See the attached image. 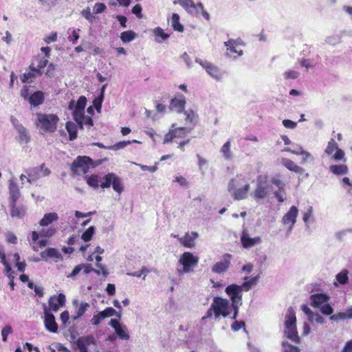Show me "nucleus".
I'll return each mask as SVG.
<instances>
[{
	"label": "nucleus",
	"mask_w": 352,
	"mask_h": 352,
	"mask_svg": "<svg viewBox=\"0 0 352 352\" xmlns=\"http://www.w3.org/2000/svg\"><path fill=\"white\" fill-rule=\"evenodd\" d=\"M244 180L242 175H237L236 177L232 178L228 185V190L231 193L234 200H242L247 197V194L250 189V186L246 183L243 187L238 188Z\"/></svg>",
	"instance_id": "f257e3e1"
},
{
	"label": "nucleus",
	"mask_w": 352,
	"mask_h": 352,
	"mask_svg": "<svg viewBox=\"0 0 352 352\" xmlns=\"http://www.w3.org/2000/svg\"><path fill=\"white\" fill-rule=\"evenodd\" d=\"M94 161L87 156H78L72 164L71 170L76 175L87 173L89 168L95 167Z\"/></svg>",
	"instance_id": "f03ea898"
},
{
	"label": "nucleus",
	"mask_w": 352,
	"mask_h": 352,
	"mask_svg": "<svg viewBox=\"0 0 352 352\" xmlns=\"http://www.w3.org/2000/svg\"><path fill=\"white\" fill-rule=\"evenodd\" d=\"M212 308L214 309V318L220 316L226 318L230 314V302L228 300L216 296L213 298Z\"/></svg>",
	"instance_id": "7ed1b4c3"
},
{
	"label": "nucleus",
	"mask_w": 352,
	"mask_h": 352,
	"mask_svg": "<svg viewBox=\"0 0 352 352\" xmlns=\"http://www.w3.org/2000/svg\"><path fill=\"white\" fill-rule=\"evenodd\" d=\"M58 120L59 118L55 114L37 113V121L41 124V128L45 131H55Z\"/></svg>",
	"instance_id": "20e7f679"
},
{
	"label": "nucleus",
	"mask_w": 352,
	"mask_h": 352,
	"mask_svg": "<svg viewBox=\"0 0 352 352\" xmlns=\"http://www.w3.org/2000/svg\"><path fill=\"white\" fill-rule=\"evenodd\" d=\"M270 185L266 176L259 175L256 179V186L253 196L256 199H263L270 192Z\"/></svg>",
	"instance_id": "39448f33"
},
{
	"label": "nucleus",
	"mask_w": 352,
	"mask_h": 352,
	"mask_svg": "<svg viewBox=\"0 0 352 352\" xmlns=\"http://www.w3.org/2000/svg\"><path fill=\"white\" fill-rule=\"evenodd\" d=\"M25 173L28 175V182L32 184L41 177L48 176L51 172L43 164L39 166L26 168Z\"/></svg>",
	"instance_id": "423d86ee"
},
{
	"label": "nucleus",
	"mask_w": 352,
	"mask_h": 352,
	"mask_svg": "<svg viewBox=\"0 0 352 352\" xmlns=\"http://www.w3.org/2000/svg\"><path fill=\"white\" fill-rule=\"evenodd\" d=\"M324 153L327 155H331L334 161L344 160V162H346V159H344V152L338 147V143L333 138L329 141Z\"/></svg>",
	"instance_id": "0eeeda50"
},
{
	"label": "nucleus",
	"mask_w": 352,
	"mask_h": 352,
	"mask_svg": "<svg viewBox=\"0 0 352 352\" xmlns=\"http://www.w3.org/2000/svg\"><path fill=\"white\" fill-rule=\"evenodd\" d=\"M179 262L183 265V272L188 273L192 270V267L197 265L199 258L190 252H186L181 256Z\"/></svg>",
	"instance_id": "6e6552de"
},
{
	"label": "nucleus",
	"mask_w": 352,
	"mask_h": 352,
	"mask_svg": "<svg viewBox=\"0 0 352 352\" xmlns=\"http://www.w3.org/2000/svg\"><path fill=\"white\" fill-rule=\"evenodd\" d=\"M225 292L230 297L231 303H242L243 294L239 285L236 284L229 285L226 287Z\"/></svg>",
	"instance_id": "1a4fd4ad"
},
{
	"label": "nucleus",
	"mask_w": 352,
	"mask_h": 352,
	"mask_svg": "<svg viewBox=\"0 0 352 352\" xmlns=\"http://www.w3.org/2000/svg\"><path fill=\"white\" fill-rule=\"evenodd\" d=\"M191 129H188L185 127L175 128L173 130L169 131L164 138L163 143L166 144L173 142L174 138H182L186 136V135L190 133Z\"/></svg>",
	"instance_id": "9d476101"
},
{
	"label": "nucleus",
	"mask_w": 352,
	"mask_h": 352,
	"mask_svg": "<svg viewBox=\"0 0 352 352\" xmlns=\"http://www.w3.org/2000/svg\"><path fill=\"white\" fill-rule=\"evenodd\" d=\"M232 255L225 254L222 256V261L216 263L212 267V272L216 274L226 272L230 265Z\"/></svg>",
	"instance_id": "9b49d317"
},
{
	"label": "nucleus",
	"mask_w": 352,
	"mask_h": 352,
	"mask_svg": "<svg viewBox=\"0 0 352 352\" xmlns=\"http://www.w3.org/2000/svg\"><path fill=\"white\" fill-rule=\"evenodd\" d=\"M44 307V324L45 327L47 331L52 333H56L58 330V324L56 322L54 316L47 310L46 305H43Z\"/></svg>",
	"instance_id": "f8f14e48"
},
{
	"label": "nucleus",
	"mask_w": 352,
	"mask_h": 352,
	"mask_svg": "<svg viewBox=\"0 0 352 352\" xmlns=\"http://www.w3.org/2000/svg\"><path fill=\"white\" fill-rule=\"evenodd\" d=\"M195 61L196 63H199L203 68H204L210 76L218 80H221V74L219 69L216 66L206 60H202L199 58H196Z\"/></svg>",
	"instance_id": "ddd939ff"
},
{
	"label": "nucleus",
	"mask_w": 352,
	"mask_h": 352,
	"mask_svg": "<svg viewBox=\"0 0 352 352\" xmlns=\"http://www.w3.org/2000/svg\"><path fill=\"white\" fill-rule=\"evenodd\" d=\"M8 191L10 196V203L16 202L21 197L19 187L14 179L8 181Z\"/></svg>",
	"instance_id": "4468645a"
},
{
	"label": "nucleus",
	"mask_w": 352,
	"mask_h": 352,
	"mask_svg": "<svg viewBox=\"0 0 352 352\" xmlns=\"http://www.w3.org/2000/svg\"><path fill=\"white\" fill-rule=\"evenodd\" d=\"M50 309L53 311H57L60 307H63L65 302V296L63 294H59L58 296H51L49 299Z\"/></svg>",
	"instance_id": "2eb2a0df"
},
{
	"label": "nucleus",
	"mask_w": 352,
	"mask_h": 352,
	"mask_svg": "<svg viewBox=\"0 0 352 352\" xmlns=\"http://www.w3.org/2000/svg\"><path fill=\"white\" fill-rule=\"evenodd\" d=\"M302 311L307 316L308 320L310 322H316L318 324H322L324 323V318L320 316L318 312L312 311L307 305H302L301 306Z\"/></svg>",
	"instance_id": "dca6fc26"
},
{
	"label": "nucleus",
	"mask_w": 352,
	"mask_h": 352,
	"mask_svg": "<svg viewBox=\"0 0 352 352\" xmlns=\"http://www.w3.org/2000/svg\"><path fill=\"white\" fill-rule=\"evenodd\" d=\"M241 242L244 248H250L261 243L259 236L251 238L246 231L242 232Z\"/></svg>",
	"instance_id": "f3484780"
},
{
	"label": "nucleus",
	"mask_w": 352,
	"mask_h": 352,
	"mask_svg": "<svg viewBox=\"0 0 352 352\" xmlns=\"http://www.w3.org/2000/svg\"><path fill=\"white\" fill-rule=\"evenodd\" d=\"M298 214V209L294 206H292L289 211L283 217V223L285 226L288 224L295 225Z\"/></svg>",
	"instance_id": "a211bd4d"
},
{
	"label": "nucleus",
	"mask_w": 352,
	"mask_h": 352,
	"mask_svg": "<svg viewBox=\"0 0 352 352\" xmlns=\"http://www.w3.org/2000/svg\"><path fill=\"white\" fill-rule=\"evenodd\" d=\"M329 300V296L324 294H314L310 296V305L314 307H320Z\"/></svg>",
	"instance_id": "6ab92c4d"
},
{
	"label": "nucleus",
	"mask_w": 352,
	"mask_h": 352,
	"mask_svg": "<svg viewBox=\"0 0 352 352\" xmlns=\"http://www.w3.org/2000/svg\"><path fill=\"white\" fill-rule=\"evenodd\" d=\"M185 104V97L182 94H181L179 98H173L171 100L170 104V109L172 110H175L179 113H182L184 110Z\"/></svg>",
	"instance_id": "aec40b11"
},
{
	"label": "nucleus",
	"mask_w": 352,
	"mask_h": 352,
	"mask_svg": "<svg viewBox=\"0 0 352 352\" xmlns=\"http://www.w3.org/2000/svg\"><path fill=\"white\" fill-rule=\"evenodd\" d=\"M10 207V215L12 217L22 218L26 213V208L23 206H17L16 202L9 204Z\"/></svg>",
	"instance_id": "412c9836"
},
{
	"label": "nucleus",
	"mask_w": 352,
	"mask_h": 352,
	"mask_svg": "<svg viewBox=\"0 0 352 352\" xmlns=\"http://www.w3.org/2000/svg\"><path fill=\"white\" fill-rule=\"evenodd\" d=\"M282 164L286 167L289 170L298 173L302 174L305 172V169L296 164H295L292 160L287 158H283L281 160Z\"/></svg>",
	"instance_id": "4be33fe9"
},
{
	"label": "nucleus",
	"mask_w": 352,
	"mask_h": 352,
	"mask_svg": "<svg viewBox=\"0 0 352 352\" xmlns=\"http://www.w3.org/2000/svg\"><path fill=\"white\" fill-rule=\"evenodd\" d=\"M296 316L295 312L292 307H289L287 309V312L286 314V320L285 321V325L286 329H291L296 327Z\"/></svg>",
	"instance_id": "5701e85b"
},
{
	"label": "nucleus",
	"mask_w": 352,
	"mask_h": 352,
	"mask_svg": "<svg viewBox=\"0 0 352 352\" xmlns=\"http://www.w3.org/2000/svg\"><path fill=\"white\" fill-rule=\"evenodd\" d=\"M41 256L43 259H46L47 258H54L58 260L62 259V255L60 252L52 248H48L45 251L41 253Z\"/></svg>",
	"instance_id": "b1692460"
},
{
	"label": "nucleus",
	"mask_w": 352,
	"mask_h": 352,
	"mask_svg": "<svg viewBox=\"0 0 352 352\" xmlns=\"http://www.w3.org/2000/svg\"><path fill=\"white\" fill-rule=\"evenodd\" d=\"M58 216L56 212L46 213L39 221V224L41 226H47L52 222L58 220Z\"/></svg>",
	"instance_id": "393cba45"
},
{
	"label": "nucleus",
	"mask_w": 352,
	"mask_h": 352,
	"mask_svg": "<svg viewBox=\"0 0 352 352\" xmlns=\"http://www.w3.org/2000/svg\"><path fill=\"white\" fill-rule=\"evenodd\" d=\"M329 170L336 175H342L348 173L349 168L345 164H333L329 166Z\"/></svg>",
	"instance_id": "a878e982"
},
{
	"label": "nucleus",
	"mask_w": 352,
	"mask_h": 352,
	"mask_svg": "<svg viewBox=\"0 0 352 352\" xmlns=\"http://www.w3.org/2000/svg\"><path fill=\"white\" fill-rule=\"evenodd\" d=\"M44 101V96L42 91H37L32 94L29 98V102L32 106L41 104Z\"/></svg>",
	"instance_id": "bb28decb"
},
{
	"label": "nucleus",
	"mask_w": 352,
	"mask_h": 352,
	"mask_svg": "<svg viewBox=\"0 0 352 352\" xmlns=\"http://www.w3.org/2000/svg\"><path fill=\"white\" fill-rule=\"evenodd\" d=\"M65 128L69 133L70 140H74L77 138L78 127L77 124L71 121L67 122Z\"/></svg>",
	"instance_id": "cd10ccee"
},
{
	"label": "nucleus",
	"mask_w": 352,
	"mask_h": 352,
	"mask_svg": "<svg viewBox=\"0 0 352 352\" xmlns=\"http://www.w3.org/2000/svg\"><path fill=\"white\" fill-rule=\"evenodd\" d=\"M178 2L188 12L193 14V10H196L195 4L192 0H177L175 1V4Z\"/></svg>",
	"instance_id": "c85d7f7f"
},
{
	"label": "nucleus",
	"mask_w": 352,
	"mask_h": 352,
	"mask_svg": "<svg viewBox=\"0 0 352 352\" xmlns=\"http://www.w3.org/2000/svg\"><path fill=\"white\" fill-rule=\"evenodd\" d=\"M48 60L47 59L45 58H38V65L35 67L32 65L30 66V70L36 72L37 75L40 76L42 74L41 69H43L47 65Z\"/></svg>",
	"instance_id": "c756f323"
},
{
	"label": "nucleus",
	"mask_w": 352,
	"mask_h": 352,
	"mask_svg": "<svg viewBox=\"0 0 352 352\" xmlns=\"http://www.w3.org/2000/svg\"><path fill=\"white\" fill-rule=\"evenodd\" d=\"M303 221L305 223L307 228H309V223H313L314 221V218L313 217V208L312 206H309L307 208V211L304 212Z\"/></svg>",
	"instance_id": "7c9ffc66"
},
{
	"label": "nucleus",
	"mask_w": 352,
	"mask_h": 352,
	"mask_svg": "<svg viewBox=\"0 0 352 352\" xmlns=\"http://www.w3.org/2000/svg\"><path fill=\"white\" fill-rule=\"evenodd\" d=\"M140 143L139 141L133 140L132 141L127 140V141H121L113 145H111L108 146V149L109 150H113V151H118L122 148H124L126 146L131 144V143Z\"/></svg>",
	"instance_id": "2f4dec72"
},
{
	"label": "nucleus",
	"mask_w": 352,
	"mask_h": 352,
	"mask_svg": "<svg viewBox=\"0 0 352 352\" xmlns=\"http://www.w3.org/2000/svg\"><path fill=\"white\" fill-rule=\"evenodd\" d=\"M85 179L87 184L90 187L94 189H96L99 187L100 177L98 175L93 174L89 177L86 176Z\"/></svg>",
	"instance_id": "473e14b6"
},
{
	"label": "nucleus",
	"mask_w": 352,
	"mask_h": 352,
	"mask_svg": "<svg viewBox=\"0 0 352 352\" xmlns=\"http://www.w3.org/2000/svg\"><path fill=\"white\" fill-rule=\"evenodd\" d=\"M115 331L120 339L124 340L129 339V334L126 326L121 324L118 328H116Z\"/></svg>",
	"instance_id": "72a5a7b5"
},
{
	"label": "nucleus",
	"mask_w": 352,
	"mask_h": 352,
	"mask_svg": "<svg viewBox=\"0 0 352 352\" xmlns=\"http://www.w3.org/2000/svg\"><path fill=\"white\" fill-rule=\"evenodd\" d=\"M172 26L174 30L182 32L184 31V26L179 23V16L173 13L172 15Z\"/></svg>",
	"instance_id": "f704fd0d"
},
{
	"label": "nucleus",
	"mask_w": 352,
	"mask_h": 352,
	"mask_svg": "<svg viewBox=\"0 0 352 352\" xmlns=\"http://www.w3.org/2000/svg\"><path fill=\"white\" fill-rule=\"evenodd\" d=\"M178 239L184 247L192 248L195 245L193 238L188 233H186L184 237L178 238Z\"/></svg>",
	"instance_id": "c9c22d12"
},
{
	"label": "nucleus",
	"mask_w": 352,
	"mask_h": 352,
	"mask_svg": "<svg viewBox=\"0 0 352 352\" xmlns=\"http://www.w3.org/2000/svg\"><path fill=\"white\" fill-rule=\"evenodd\" d=\"M326 43L331 45H336L342 42V35L336 34L329 36H327L325 38Z\"/></svg>",
	"instance_id": "e433bc0d"
},
{
	"label": "nucleus",
	"mask_w": 352,
	"mask_h": 352,
	"mask_svg": "<svg viewBox=\"0 0 352 352\" xmlns=\"http://www.w3.org/2000/svg\"><path fill=\"white\" fill-rule=\"evenodd\" d=\"M136 36V34L132 30L125 31L121 33L120 39L123 43H129L133 41Z\"/></svg>",
	"instance_id": "4c0bfd02"
},
{
	"label": "nucleus",
	"mask_w": 352,
	"mask_h": 352,
	"mask_svg": "<svg viewBox=\"0 0 352 352\" xmlns=\"http://www.w3.org/2000/svg\"><path fill=\"white\" fill-rule=\"evenodd\" d=\"M16 130L19 134L20 142H28L30 140V136L28 135L27 129L23 126H19V129Z\"/></svg>",
	"instance_id": "58836bf2"
},
{
	"label": "nucleus",
	"mask_w": 352,
	"mask_h": 352,
	"mask_svg": "<svg viewBox=\"0 0 352 352\" xmlns=\"http://www.w3.org/2000/svg\"><path fill=\"white\" fill-rule=\"evenodd\" d=\"M104 318H108L113 316H117L118 318H121V311H116L113 307H107L104 310L100 311Z\"/></svg>",
	"instance_id": "ea45409f"
},
{
	"label": "nucleus",
	"mask_w": 352,
	"mask_h": 352,
	"mask_svg": "<svg viewBox=\"0 0 352 352\" xmlns=\"http://www.w3.org/2000/svg\"><path fill=\"white\" fill-rule=\"evenodd\" d=\"M115 174L113 173H109L103 177V182L100 184V186L102 188H109L112 184Z\"/></svg>",
	"instance_id": "a19ab883"
},
{
	"label": "nucleus",
	"mask_w": 352,
	"mask_h": 352,
	"mask_svg": "<svg viewBox=\"0 0 352 352\" xmlns=\"http://www.w3.org/2000/svg\"><path fill=\"white\" fill-rule=\"evenodd\" d=\"M348 274H349V272L347 270H342L340 273H338L336 275V280L341 285L346 284L349 280Z\"/></svg>",
	"instance_id": "79ce46f5"
},
{
	"label": "nucleus",
	"mask_w": 352,
	"mask_h": 352,
	"mask_svg": "<svg viewBox=\"0 0 352 352\" xmlns=\"http://www.w3.org/2000/svg\"><path fill=\"white\" fill-rule=\"evenodd\" d=\"M89 307L90 305L88 302H82L79 305L78 311H76V316H74V320H77L83 316Z\"/></svg>",
	"instance_id": "37998d69"
},
{
	"label": "nucleus",
	"mask_w": 352,
	"mask_h": 352,
	"mask_svg": "<svg viewBox=\"0 0 352 352\" xmlns=\"http://www.w3.org/2000/svg\"><path fill=\"white\" fill-rule=\"evenodd\" d=\"M111 185H112L113 189L118 193L120 194L122 192L123 187L122 185L121 179L120 177L116 176V175L114 176V178L113 179Z\"/></svg>",
	"instance_id": "c03bdc74"
},
{
	"label": "nucleus",
	"mask_w": 352,
	"mask_h": 352,
	"mask_svg": "<svg viewBox=\"0 0 352 352\" xmlns=\"http://www.w3.org/2000/svg\"><path fill=\"white\" fill-rule=\"evenodd\" d=\"M94 232L95 227L90 226L82 234L81 239L85 242L89 241L91 239Z\"/></svg>",
	"instance_id": "a18cd8bd"
},
{
	"label": "nucleus",
	"mask_w": 352,
	"mask_h": 352,
	"mask_svg": "<svg viewBox=\"0 0 352 352\" xmlns=\"http://www.w3.org/2000/svg\"><path fill=\"white\" fill-rule=\"evenodd\" d=\"M221 151L223 155V157L226 160H230L232 158V153L230 151V142H226L221 148Z\"/></svg>",
	"instance_id": "49530a36"
},
{
	"label": "nucleus",
	"mask_w": 352,
	"mask_h": 352,
	"mask_svg": "<svg viewBox=\"0 0 352 352\" xmlns=\"http://www.w3.org/2000/svg\"><path fill=\"white\" fill-rule=\"evenodd\" d=\"M81 15L90 23H93L96 19L95 16L91 12L89 7L82 10L81 11Z\"/></svg>",
	"instance_id": "de8ad7c7"
},
{
	"label": "nucleus",
	"mask_w": 352,
	"mask_h": 352,
	"mask_svg": "<svg viewBox=\"0 0 352 352\" xmlns=\"http://www.w3.org/2000/svg\"><path fill=\"white\" fill-rule=\"evenodd\" d=\"M287 329V338L294 342H298L299 337L298 335V332L296 331V328L295 327V328H291V329Z\"/></svg>",
	"instance_id": "09e8293b"
},
{
	"label": "nucleus",
	"mask_w": 352,
	"mask_h": 352,
	"mask_svg": "<svg viewBox=\"0 0 352 352\" xmlns=\"http://www.w3.org/2000/svg\"><path fill=\"white\" fill-rule=\"evenodd\" d=\"M86 104H87V98L85 96H81L77 102H76V107L75 109H78V110H81V111H84L85 110V108L86 107Z\"/></svg>",
	"instance_id": "8fccbe9b"
},
{
	"label": "nucleus",
	"mask_w": 352,
	"mask_h": 352,
	"mask_svg": "<svg viewBox=\"0 0 352 352\" xmlns=\"http://www.w3.org/2000/svg\"><path fill=\"white\" fill-rule=\"evenodd\" d=\"M320 308V311L322 314L326 316H330L333 312V309L331 306L329 305L327 302L322 305Z\"/></svg>",
	"instance_id": "3c124183"
},
{
	"label": "nucleus",
	"mask_w": 352,
	"mask_h": 352,
	"mask_svg": "<svg viewBox=\"0 0 352 352\" xmlns=\"http://www.w3.org/2000/svg\"><path fill=\"white\" fill-rule=\"evenodd\" d=\"M73 118L76 122H79L80 121L84 120L85 114L84 111L74 109L73 111Z\"/></svg>",
	"instance_id": "603ef678"
},
{
	"label": "nucleus",
	"mask_w": 352,
	"mask_h": 352,
	"mask_svg": "<svg viewBox=\"0 0 352 352\" xmlns=\"http://www.w3.org/2000/svg\"><path fill=\"white\" fill-rule=\"evenodd\" d=\"M37 75V74L33 71L31 70L30 72L25 73L22 78L21 81L23 82H31L32 81V79Z\"/></svg>",
	"instance_id": "864d4df0"
},
{
	"label": "nucleus",
	"mask_w": 352,
	"mask_h": 352,
	"mask_svg": "<svg viewBox=\"0 0 352 352\" xmlns=\"http://www.w3.org/2000/svg\"><path fill=\"white\" fill-rule=\"evenodd\" d=\"M153 34L157 37H161L162 40H166L169 38V34L164 33V30L160 27L153 30Z\"/></svg>",
	"instance_id": "5fc2aeb1"
},
{
	"label": "nucleus",
	"mask_w": 352,
	"mask_h": 352,
	"mask_svg": "<svg viewBox=\"0 0 352 352\" xmlns=\"http://www.w3.org/2000/svg\"><path fill=\"white\" fill-rule=\"evenodd\" d=\"M299 76L300 73L294 70L286 71L283 74V76L285 79H296Z\"/></svg>",
	"instance_id": "6e6d98bb"
},
{
	"label": "nucleus",
	"mask_w": 352,
	"mask_h": 352,
	"mask_svg": "<svg viewBox=\"0 0 352 352\" xmlns=\"http://www.w3.org/2000/svg\"><path fill=\"white\" fill-rule=\"evenodd\" d=\"M56 232V230L53 228H49L47 229H42L40 231V236L41 237H51Z\"/></svg>",
	"instance_id": "4d7b16f0"
},
{
	"label": "nucleus",
	"mask_w": 352,
	"mask_h": 352,
	"mask_svg": "<svg viewBox=\"0 0 352 352\" xmlns=\"http://www.w3.org/2000/svg\"><path fill=\"white\" fill-rule=\"evenodd\" d=\"M283 346L284 348V352H300L297 346H292L286 341L283 342Z\"/></svg>",
	"instance_id": "13d9d810"
},
{
	"label": "nucleus",
	"mask_w": 352,
	"mask_h": 352,
	"mask_svg": "<svg viewBox=\"0 0 352 352\" xmlns=\"http://www.w3.org/2000/svg\"><path fill=\"white\" fill-rule=\"evenodd\" d=\"M83 269V265L80 264L76 265L74 270H72V273L67 275V278L74 279L76 276L80 273V272Z\"/></svg>",
	"instance_id": "bf43d9fd"
},
{
	"label": "nucleus",
	"mask_w": 352,
	"mask_h": 352,
	"mask_svg": "<svg viewBox=\"0 0 352 352\" xmlns=\"http://www.w3.org/2000/svg\"><path fill=\"white\" fill-rule=\"evenodd\" d=\"M103 319H104V316L100 311L98 314L94 315L91 322L93 325L98 326Z\"/></svg>",
	"instance_id": "052dcab7"
},
{
	"label": "nucleus",
	"mask_w": 352,
	"mask_h": 352,
	"mask_svg": "<svg viewBox=\"0 0 352 352\" xmlns=\"http://www.w3.org/2000/svg\"><path fill=\"white\" fill-rule=\"evenodd\" d=\"M12 333V328L10 325L6 326L1 331V336L3 341H7V337L9 334Z\"/></svg>",
	"instance_id": "680f3d73"
},
{
	"label": "nucleus",
	"mask_w": 352,
	"mask_h": 352,
	"mask_svg": "<svg viewBox=\"0 0 352 352\" xmlns=\"http://www.w3.org/2000/svg\"><path fill=\"white\" fill-rule=\"evenodd\" d=\"M271 182H272V184H273L274 185L277 186L279 190H284L285 184H284V182L282 180L279 179L278 178L272 177L271 179Z\"/></svg>",
	"instance_id": "e2e57ef3"
},
{
	"label": "nucleus",
	"mask_w": 352,
	"mask_h": 352,
	"mask_svg": "<svg viewBox=\"0 0 352 352\" xmlns=\"http://www.w3.org/2000/svg\"><path fill=\"white\" fill-rule=\"evenodd\" d=\"M249 277L248 276H245L244 277L243 280H244V282L242 283L241 285H239L240 288H241V292L243 291H245V292H248L249 290L251 289L252 288V285L250 284V283L248 281Z\"/></svg>",
	"instance_id": "0e129e2a"
},
{
	"label": "nucleus",
	"mask_w": 352,
	"mask_h": 352,
	"mask_svg": "<svg viewBox=\"0 0 352 352\" xmlns=\"http://www.w3.org/2000/svg\"><path fill=\"white\" fill-rule=\"evenodd\" d=\"M79 32H80L79 29L74 30L72 31V35L68 36V40L74 44L79 38V34H78Z\"/></svg>",
	"instance_id": "69168bd1"
},
{
	"label": "nucleus",
	"mask_w": 352,
	"mask_h": 352,
	"mask_svg": "<svg viewBox=\"0 0 352 352\" xmlns=\"http://www.w3.org/2000/svg\"><path fill=\"white\" fill-rule=\"evenodd\" d=\"M106 8V6L103 3H96L94 6V12L96 14L102 12Z\"/></svg>",
	"instance_id": "338daca9"
},
{
	"label": "nucleus",
	"mask_w": 352,
	"mask_h": 352,
	"mask_svg": "<svg viewBox=\"0 0 352 352\" xmlns=\"http://www.w3.org/2000/svg\"><path fill=\"white\" fill-rule=\"evenodd\" d=\"M76 344L77 347L80 349V352H88L87 346L85 344V343L80 338L76 340Z\"/></svg>",
	"instance_id": "774afa93"
}]
</instances>
